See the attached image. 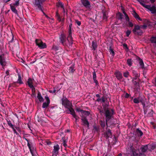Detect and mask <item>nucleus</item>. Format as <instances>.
<instances>
[{
    "label": "nucleus",
    "instance_id": "nucleus-1",
    "mask_svg": "<svg viewBox=\"0 0 156 156\" xmlns=\"http://www.w3.org/2000/svg\"><path fill=\"white\" fill-rule=\"evenodd\" d=\"M59 42L65 47H67L69 48L72 47L73 43V38L71 35V37H69V34L67 37L64 33H62L59 37Z\"/></svg>",
    "mask_w": 156,
    "mask_h": 156
},
{
    "label": "nucleus",
    "instance_id": "nucleus-2",
    "mask_svg": "<svg viewBox=\"0 0 156 156\" xmlns=\"http://www.w3.org/2000/svg\"><path fill=\"white\" fill-rule=\"evenodd\" d=\"M46 0H34L33 2V4L35 7V9L36 11L38 12L41 11L45 16L46 14L43 12L42 8H43V4Z\"/></svg>",
    "mask_w": 156,
    "mask_h": 156
},
{
    "label": "nucleus",
    "instance_id": "nucleus-3",
    "mask_svg": "<svg viewBox=\"0 0 156 156\" xmlns=\"http://www.w3.org/2000/svg\"><path fill=\"white\" fill-rule=\"evenodd\" d=\"M104 114L105 116L106 123L107 125V122L113 117L115 114L114 110L109 108H104Z\"/></svg>",
    "mask_w": 156,
    "mask_h": 156
},
{
    "label": "nucleus",
    "instance_id": "nucleus-4",
    "mask_svg": "<svg viewBox=\"0 0 156 156\" xmlns=\"http://www.w3.org/2000/svg\"><path fill=\"white\" fill-rule=\"evenodd\" d=\"M138 2L140 5L145 8L151 11L152 14L156 15V6L155 4H153L152 6L151 5H146L145 4L143 0H136Z\"/></svg>",
    "mask_w": 156,
    "mask_h": 156
},
{
    "label": "nucleus",
    "instance_id": "nucleus-5",
    "mask_svg": "<svg viewBox=\"0 0 156 156\" xmlns=\"http://www.w3.org/2000/svg\"><path fill=\"white\" fill-rule=\"evenodd\" d=\"M140 28V26L135 24L134 28L132 30L134 34L140 36L143 34V31Z\"/></svg>",
    "mask_w": 156,
    "mask_h": 156
},
{
    "label": "nucleus",
    "instance_id": "nucleus-6",
    "mask_svg": "<svg viewBox=\"0 0 156 156\" xmlns=\"http://www.w3.org/2000/svg\"><path fill=\"white\" fill-rule=\"evenodd\" d=\"M131 81L134 87V91L136 92L138 91L139 90H140V83L141 82L140 79H138V81H134V80Z\"/></svg>",
    "mask_w": 156,
    "mask_h": 156
},
{
    "label": "nucleus",
    "instance_id": "nucleus-7",
    "mask_svg": "<svg viewBox=\"0 0 156 156\" xmlns=\"http://www.w3.org/2000/svg\"><path fill=\"white\" fill-rule=\"evenodd\" d=\"M35 43L40 49H44L47 47V45L45 43H44L41 40L36 39L35 41Z\"/></svg>",
    "mask_w": 156,
    "mask_h": 156
},
{
    "label": "nucleus",
    "instance_id": "nucleus-8",
    "mask_svg": "<svg viewBox=\"0 0 156 156\" xmlns=\"http://www.w3.org/2000/svg\"><path fill=\"white\" fill-rule=\"evenodd\" d=\"M147 150H148V149L147 145H142L140 147L139 150V151L140 153L139 154L141 155L146 156L144 154V153L146 152Z\"/></svg>",
    "mask_w": 156,
    "mask_h": 156
},
{
    "label": "nucleus",
    "instance_id": "nucleus-9",
    "mask_svg": "<svg viewBox=\"0 0 156 156\" xmlns=\"http://www.w3.org/2000/svg\"><path fill=\"white\" fill-rule=\"evenodd\" d=\"M61 100L62 101V105L65 107L66 108H68L70 107L71 104L66 98H65V99L62 98Z\"/></svg>",
    "mask_w": 156,
    "mask_h": 156
},
{
    "label": "nucleus",
    "instance_id": "nucleus-10",
    "mask_svg": "<svg viewBox=\"0 0 156 156\" xmlns=\"http://www.w3.org/2000/svg\"><path fill=\"white\" fill-rule=\"evenodd\" d=\"M80 116L82 117L81 120L83 122V125L85 126H87L88 129L89 126V123L86 117L80 115Z\"/></svg>",
    "mask_w": 156,
    "mask_h": 156
},
{
    "label": "nucleus",
    "instance_id": "nucleus-11",
    "mask_svg": "<svg viewBox=\"0 0 156 156\" xmlns=\"http://www.w3.org/2000/svg\"><path fill=\"white\" fill-rule=\"evenodd\" d=\"M81 2L83 6L87 8L91 7L90 2L88 0H81Z\"/></svg>",
    "mask_w": 156,
    "mask_h": 156
},
{
    "label": "nucleus",
    "instance_id": "nucleus-12",
    "mask_svg": "<svg viewBox=\"0 0 156 156\" xmlns=\"http://www.w3.org/2000/svg\"><path fill=\"white\" fill-rule=\"evenodd\" d=\"M45 98L47 102H44L43 103L42 107L44 108H47L50 103V100L47 95L45 97Z\"/></svg>",
    "mask_w": 156,
    "mask_h": 156
},
{
    "label": "nucleus",
    "instance_id": "nucleus-13",
    "mask_svg": "<svg viewBox=\"0 0 156 156\" xmlns=\"http://www.w3.org/2000/svg\"><path fill=\"white\" fill-rule=\"evenodd\" d=\"M135 135L139 138L141 137L143 134V132L139 128H137L136 129L134 132Z\"/></svg>",
    "mask_w": 156,
    "mask_h": 156
},
{
    "label": "nucleus",
    "instance_id": "nucleus-14",
    "mask_svg": "<svg viewBox=\"0 0 156 156\" xmlns=\"http://www.w3.org/2000/svg\"><path fill=\"white\" fill-rule=\"evenodd\" d=\"M130 149L133 156H140V154L137 153V151L134 148L133 146H130Z\"/></svg>",
    "mask_w": 156,
    "mask_h": 156
},
{
    "label": "nucleus",
    "instance_id": "nucleus-15",
    "mask_svg": "<svg viewBox=\"0 0 156 156\" xmlns=\"http://www.w3.org/2000/svg\"><path fill=\"white\" fill-rule=\"evenodd\" d=\"M0 64L3 67L5 65V59L3 55H0Z\"/></svg>",
    "mask_w": 156,
    "mask_h": 156
},
{
    "label": "nucleus",
    "instance_id": "nucleus-16",
    "mask_svg": "<svg viewBox=\"0 0 156 156\" xmlns=\"http://www.w3.org/2000/svg\"><path fill=\"white\" fill-rule=\"evenodd\" d=\"M115 75L118 80H121L123 78L122 74L120 71H117L115 72Z\"/></svg>",
    "mask_w": 156,
    "mask_h": 156
},
{
    "label": "nucleus",
    "instance_id": "nucleus-17",
    "mask_svg": "<svg viewBox=\"0 0 156 156\" xmlns=\"http://www.w3.org/2000/svg\"><path fill=\"white\" fill-rule=\"evenodd\" d=\"M136 60L138 61L142 69H144V63L143 62V60L141 59L139 57H137L136 58Z\"/></svg>",
    "mask_w": 156,
    "mask_h": 156
},
{
    "label": "nucleus",
    "instance_id": "nucleus-18",
    "mask_svg": "<svg viewBox=\"0 0 156 156\" xmlns=\"http://www.w3.org/2000/svg\"><path fill=\"white\" fill-rule=\"evenodd\" d=\"M132 15L137 20H139L141 21V19L139 16V15L135 11H133L132 13Z\"/></svg>",
    "mask_w": 156,
    "mask_h": 156
},
{
    "label": "nucleus",
    "instance_id": "nucleus-19",
    "mask_svg": "<svg viewBox=\"0 0 156 156\" xmlns=\"http://www.w3.org/2000/svg\"><path fill=\"white\" fill-rule=\"evenodd\" d=\"M106 138L108 139L109 137H111L112 136V133L110 129H108L105 133Z\"/></svg>",
    "mask_w": 156,
    "mask_h": 156
},
{
    "label": "nucleus",
    "instance_id": "nucleus-20",
    "mask_svg": "<svg viewBox=\"0 0 156 156\" xmlns=\"http://www.w3.org/2000/svg\"><path fill=\"white\" fill-rule=\"evenodd\" d=\"M96 72L94 71L93 73V79L94 81V83H95L96 85H98L99 83L98 81L96 80Z\"/></svg>",
    "mask_w": 156,
    "mask_h": 156
},
{
    "label": "nucleus",
    "instance_id": "nucleus-21",
    "mask_svg": "<svg viewBox=\"0 0 156 156\" xmlns=\"http://www.w3.org/2000/svg\"><path fill=\"white\" fill-rule=\"evenodd\" d=\"M147 145L148 147V151H151L155 148V145L153 144H148Z\"/></svg>",
    "mask_w": 156,
    "mask_h": 156
},
{
    "label": "nucleus",
    "instance_id": "nucleus-22",
    "mask_svg": "<svg viewBox=\"0 0 156 156\" xmlns=\"http://www.w3.org/2000/svg\"><path fill=\"white\" fill-rule=\"evenodd\" d=\"M33 79H32L31 78H29L28 79L27 83L29 87L30 88H32V87H33L34 86L33 85Z\"/></svg>",
    "mask_w": 156,
    "mask_h": 156
},
{
    "label": "nucleus",
    "instance_id": "nucleus-23",
    "mask_svg": "<svg viewBox=\"0 0 156 156\" xmlns=\"http://www.w3.org/2000/svg\"><path fill=\"white\" fill-rule=\"evenodd\" d=\"M37 98L40 102H42L44 101V99L41 96L40 92L39 91L38 92Z\"/></svg>",
    "mask_w": 156,
    "mask_h": 156
},
{
    "label": "nucleus",
    "instance_id": "nucleus-24",
    "mask_svg": "<svg viewBox=\"0 0 156 156\" xmlns=\"http://www.w3.org/2000/svg\"><path fill=\"white\" fill-rule=\"evenodd\" d=\"M17 75L18 76V78L17 80V81L16 82L18 83H19L20 84H23V83L22 81V78L20 73H18Z\"/></svg>",
    "mask_w": 156,
    "mask_h": 156
},
{
    "label": "nucleus",
    "instance_id": "nucleus-25",
    "mask_svg": "<svg viewBox=\"0 0 156 156\" xmlns=\"http://www.w3.org/2000/svg\"><path fill=\"white\" fill-rule=\"evenodd\" d=\"M10 6L12 11L14 13L16 14L18 16V14L17 13V10L16 9L15 7L14 6L12 5V4H10Z\"/></svg>",
    "mask_w": 156,
    "mask_h": 156
},
{
    "label": "nucleus",
    "instance_id": "nucleus-26",
    "mask_svg": "<svg viewBox=\"0 0 156 156\" xmlns=\"http://www.w3.org/2000/svg\"><path fill=\"white\" fill-rule=\"evenodd\" d=\"M67 108L69 109V111L70 112V114H71L73 116H76V114L75 112L74 109L70 107L69 108Z\"/></svg>",
    "mask_w": 156,
    "mask_h": 156
},
{
    "label": "nucleus",
    "instance_id": "nucleus-27",
    "mask_svg": "<svg viewBox=\"0 0 156 156\" xmlns=\"http://www.w3.org/2000/svg\"><path fill=\"white\" fill-rule=\"evenodd\" d=\"M108 13L106 11L103 12V19L106 21L108 20Z\"/></svg>",
    "mask_w": 156,
    "mask_h": 156
},
{
    "label": "nucleus",
    "instance_id": "nucleus-28",
    "mask_svg": "<svg viewBox=\"0 0 156 156\" xmlns=\"http://www.w3.org/2000/svg\"><path fill=\"white\" fill-rule=\"evenodd\" d=\"M133 102L135 104H138L140 102H142V100L140 99V97L137 98H135L133 99Z\"/></svg>",
    "mask_w": 156,
    "mask_h": 156
},
{
    "label": "nucleus",
    "instance_id": "nucleus-29",
    "mask_svg": "<svg viewBox=\"0 0 156 156\" xmlns=\"http://www.w3.org/2000/svg\"><path fill=\"white\" fill-rule=\"evenodd\" d=\"M59 149L60 148L58 144L55 145L54 146V149L52 151V152L58 153V151Z\"/></svg>",
    "mask_w": 156,
    "mask_h": 156
},
{
    "label": "nucleus",
    "instance_id": "nucleus-30",
    "mask_svg": "<svg viewBox=\"0 0 156 156\" xmlns=\"http://www.w3.org/2000/svg\"><path fill=\"white\" fill-rule=\"evenodd\" d=\"M72 23H71L69 26V30L68 31V34H69V37H71V35H72V30H71V28L72 27Z\"/></svg>",
    "mask_w": 156,
    "mask_h": 156
},
{
    "label": "nucleus",
    "instance_id": "nucleus-31",
    "mask_svg": "<svg viewBox=\"0 0 156 156\" xmlns=\"http://www.w3.org/2000/svg\"><path fill=\"white\" fill-rule=\"evenodd\" d=\"M123 15L120 12H118L116 15L117 19L121 21L123 19Z\"/></svg>",
    "mask_w": 156,
    "mask_h": 156
},
{
    "label": "nucleus",
    "instance_id": "nucleus-32",
    "mask_svg": "<svg viewBox=\"0 0 156 156\" xmlns=\"http://www.w3.org/2000/svg\"><path fill=\"white\" fill-rule=\"evenodd\" d=\"M148 21L147 23L144 24L143 25H141L140 26V28L144 30L146 29L147 26H149L150 25V24L148 23Z\"/></svg>",
    "mask_w": 156,
    "mask_h": 156
},
{
    "label": "nucleus",
    "instance_id": "nucleus-33",
    "mask_svg": "<svg viewBox=\"0 0 156 156\" xmlns=\"http://www.w3.org/2000/svg\"><path fill=\"white\" fill-rule=\"evenodd\" d=\"M150 41L152 43H156V36H152L150 38Z\"/></svg>",
    "mask_w": 156,
    "mask_h": 156
},
{
    "label": "nucleus",
    "instance_id": "nucleus-34",
    "mask_svg": "<svg viewBox=\"0 0 156 156\" xmlns=\"http://www.w3.org/2000/svg\"><path fill=\"white\" fill-rule=\"evenodd\" d=\"M42 143L45 144H47L48 145H50L51 144V142L48 140H43L42 142Z\"/></svg>",
    "mask_w": 156,
    "mask_h": 156
},
{
    "label": "nucleus",
    "instance_id": "nucleus-35",
    "mask_svg": "<svg viewBox=\"0 0 156 156\" xmlns=\"http://www.w3.org/2000/svg\"><path fill=\"white\" fill-rule=\"evenodd\" d=\"M90 114V113L89 111L83 110L82 114H80V115H81L82 116H83V115L84 114L87 116H89Z\"/></svg>",
    "mask_w": 156,
    "mask_h": 156
},
{
    "label": "nucleus",
    "instance_id": "nucleus-36",
    "mask_svg": "<svg viewBox=\"0 0 156 156\" xmlns=\"http://www.w3.org/2000/svg\"><path fill=\"white\" fill-rule=\"evenodd\" d=\"M132 73L133 74V76H137V77H140V73H138L137 72L134 70H132Z\"/></svg>",
    "mask_w": 156,
    "mask_h": 156
},
{
    "label": "nucleus",
    "instance_id": "nucleus-37",
    "mask_svg": "<svg viewBox=\"0 0 156 156\" xmlns=\"http://www.w3.org/2000/svg\"><path fill=\"white\" fill-rule=\"evenodd\" d=\"M55 16L56 17L57 20H58V21L59 22L61 21L62 20L61 19V18L60 15H59V14L58 13V11H57L56 12Z\"/></svg>",
    "mask_w": 156,
    "mask_h": 156
},
{
    "label": "nucleus",
    "instance_id": "nucleus-38",
    "mask_svg": "<svg viewBox=\"0 0 156 156\" xmlns=\"http://www.w3.org/2000/svg\"><path fill=\"white\" fill-rule=\"evenodd\" d=\"M92 46L93 49L94 50H96L97 48V46L96 43H95L94 41H93L92 42Z\"/></svg>",
    "mask_w": 156,
    "mask_h": 156
},
{
    "label": "nucleus",
    "instance_id": "nucleus-39",
    "mask_svg": "<svg viewBox=\"0 0 156 156\" xmlns=\"http://www.w3.org/2000/svg\"><path fill=\"white\" fill-rule=\"evenodd\" d=\"M75 70L73 66H71L69 68V73H73Z\"/></svg>",
    "mask_w": 156,
    "mask_h": 156
},
{
    "label": "nucleus",
    "instance_id": "nucleus-40",
    "mask_svg": "<svg viewBox=\"0 0 156 156\" xmlns=\"http://www.w3.org/2000/svg\"><path fill=\"white\" fill-rule=\"evenodd\" d=\"M126 63L129 66H131L133 64L132 59L131 58H128L127 60Z\"/></svg>",
    "mask_w": 156,
    "mask_h": 156
},
{
    "label": "nucleus",
    "instance_id": "nucleus-41",
    "mask_svg": "<svg viewBox=\"0 0 156 156\" xmlns=\"http://www.w3.org/2000/svg\"><path fill=\"white\" fill-rule=\"evenodd\" d=\"M7 123L8 125L10 127L12 128V129H14V125L12 124L11 121L10 120H7Z\"/></svg>",
    "mask_w": 156,
    "mask_h": 156
},
{
    "label": "nucleus",
    "instance_id": "nucleus-42",
    "mask_svg": "<svg viewBox=\"0 0 156 156\" xmlns=\"http://www.w3.org/2000/svg\"><path fill=\"white\" fill-rule=\"evenodd\" d=\"M37 121L40 123L42 124L43 123V121L41 117H39V116L37 115Z\"/></svg>",
    "mask_w": 156,
    "mask_h": 156
},
{
    "label": "nucleus",
    "instance_id": "nucleus-43",
    "mask_svg": "<svg viewBox=\"0 0 156 156\" xmlns=\"http://www.w3.org/2000/svg\"><path fill=\"white\" fill-rule=\"evenodd\" d=\"M60 48V47L59 46L54 45L53 46L52 49L55 51H57Z\"/></svg>",
    "mask_w": 156,
    "mask_h": 156
},
{
    "label": "nucleus",
    "instance_id": "nucleus-44",
    "mask_svg": "<svg viewBox=\"0 0 156 156\" xmlns=\"http://www.w3.org/2000/svg\"><path fill=\"white\" fill-rule=\"evenodd\" d=\"M149 112H148V115L149 117H151L153 115V111L152 109L149 110Z\"/></svg>",
    "mask_w": 156,
    "mask_h": 156
},
{
    "label": "nucleus",
    "instance_id": "nucleus-45",
    "mask_svg": "<svg viewBox=\"0 0 156 156\" xmlns=\"http://www.w3.org/2000/svg\"><path fill=\"white\" fill-rule=\"evenodd\" d=\"M109 52H110V53L112 54V55L113 57H114L115 53L114 51H113V49L112 48L111 46H110L109 47Z\"/></svg>",
    "mask_w": 156,
    "mask_h": 156
},
{
    "label": "nucleus",
    "instance_id": "nucleus-46",
    "mask_svg": "<svg viewBox=\"0 0 156 156\" xmlns=\"http://www.w3.org/2000/svg\"><path fill=\"white\" fill-rule=\"evenodd\" d=\"M23 138L27 141V145L29 150H30L31 149V145L29 142V140L28 139H27V138H25V137H23Z\"/></svg>",
    "mask_w": 156,
    "mask_h": 156
},
{
    "label": "nucleus",
    "instance_id": "nucleus-47",
    "mask_svg": "<svg viewBox=\"0 0 156 156\" xmlns=\"http://www.w3.org/2000/svg\"><path fill=\"white\" fill-rule=\"evenodd\" d=\"M123 75L124 77L127 78L129 76V73L128 71H126L123 73Z\"/></svg>",
    "mask_w": 156,
    "mask_h": 156
},
{
    "label": "nucleus",
    "instance_id": "nucleus-48",
    "mask_svg": "<svg viewBox=\"0 0 156 156\" xmlns=\"http://www.w3.org/2000/svg\"><path fill=\"white\" fill-rule=\"evenodd\" d=\"M56 6L58 7H61L62 8H63V7H64L62 3L61 2H58L56 4Z\"/></svg>",
    "mask_w": 156,
    "mask_h": 156
},
{
    "label": "nucleus",
    "instance_id": "nucleus-49",
    "mask_svg": "<svg viewBox=\"0 0 156 156\" xmlns=\"http://www.w3.org/2000/svg\"><path fill=\"white\" fill-rule=\"evenodd\" d=\"M11 36L12 37V39L11 40H10V39H9V37L8 38V40L9 41V43H12L13 42V40L14 36H13V35L12 34Z\"/></svg>",
    "mask_w": 156,
    "mask_h": 156
},
{
    "label": "nucleus",
    "instance_id": "nucleus-50",
    "mask_svg": "<svg viewBox=\"0 0 156 156\" xmlns=\"http://www.w3.org/2000/svg\"><path fill=\"white\" fill-rule=\"evenodd\" d=\"M19 5V0H16L15 2L13 4V5L15 6H18Z\"/></svg>",
    "mask_w": 156,
    "mask_h": 156
},
{
    "label": "nucleus",
    "instance_id": "nucleus-51",
    "mask_svg": "<svg viewBox=\"0 0 156 156\" xmlns=\"http://www.w3.org/2000/svg\"><path fill=\"white\" fill-rule=\"evenodd\" d=\"M93 131L98 132L99 130V128L96 125H94L93 126Z\"/></svg>",
    "mask_w": 156,
    "mask_h": 156
},
{
    "label": "nucleus",
    "instance_id": "nucleus-52",
    "mask_svg": "<svg viewBox=\"0 0 156 156\" xmlns=\"http://www.w3.org/2000/svg\"><path fill=\"white\" fill-rule=\"evenodd\" d=\"M75 110L76 112H80L81 113L80 114H82L83 111V110L80 109V108H76L75 109Z\"/></svg>",
    "mask_w": 156,
    "mask_h": 156
},
{
    "label": "nucleus",
    "instance_id": "nucleus-53",
    "mask_svg": "<svg viewBox=\"0 0 156 156\" xmlns=\"http://www.w3.org/2000/svg\"><path fill=\"white\" fill-rule=\"evenodd\" d=\"M139 77H137V76H134V77L131 78L132 79V80H134V81H135H135H138V79H140L139 78Z\"/></svg>",
    "mask_w": 156,
    "mask_h": 156
},
{
    "label": "nucleus",
    "instance_id": "nucleus-54",
    "mask_svg": "<svg viewBox=\"0 0 156 156\" xmlns=\"http://www.w3.org/2000/svg\"><path fill=\"white\" fill-rule=\"evenodd\" d=\"M31 88V90L32 92V94L33 95H35V88L33 86V87H32V88Z\"/></svg>",
    "mask_w": 156,
    "mask_h": 156
},
{
    "label": "nucleus",
    "instance_id": "nucleus-55",
    "mask_svg": "<svg viewBox=\"0 0 156 156\" xmlns=\"http://www.w3.org/2000/svg\"><path fill=\"white\" fill-rule=\"evenodd\" d=\"M101 126L102 127L104 128L105 126V122L101 121Z\"/></svg>",
    "mask_w": 156,
    "mask_h": 156
},
{
    "label": "nucleus",
    "instance_id": "nucleus-56",
    "mask_svg": "<svg viewBox=\"0 0 156 156\" xmlns=\"http://www.w3.org/2000/svg\"><path fill=\"white\" fill-rule=\"evenodd\" d=\"M128 26L129 27H132L133 26V24L131 21L128 22Z\"/></svg>",
    "mask_w": 156,
    "mask_h": 156
},
{
    "label": "nucleus",
    "instance_id": "nucleus-57",
    "mask_svg": "<svg viewBox=\"0 0 156 156\" xmlns=\"http://www.w3.org/2000/svg\"><path fill=\"white\" fill-rule=\"evenodd\" d=\"M131 33V31L129 30H127L126 32V36L128 37Z\"/></svg>",
    "mask_w": 156,
    "mask_h": 156
},
{
    "label": "nucleus",
    "instance_id": "nucleus-58",
    "mask_svg": "<svg viewBox=\"0 0 156 156\" xmlns=\"http://www.w3.org/2000/svg\"><path fill=\"white\" fill-rule=\"evenodd\" d=\"M18 83L16 82H14L13 83H12V87H18V85H17V84Z\"/></svg>",
    "mask_w": 156,
    "mask_h": 156
},
{
    "label": "nucleus",
    "instance_id": "nucleus-59",
    "mask_svg": "<svg viewBox=\"0 0 156 156\" xmlns=\"http://www.w3.org/2000/svg\"><path fill=\"white\" fill-rule=\"evenodd\" d=\"M130 97V95L127 93H126L124 96V97L126 98H128Z\"/></svg>",
    "mask_w": 156,
    "mask_h": 156
},
{
    "label": "nucleus",
    "instance_id": "nucleus-60",
    "mask_svg": "<svg viewBox=\"0 0 156 156\" xmlns=\"http://www.w3.org/2000/svg\"><path fill=\"white\" fill-rule=\"evenodd\" d=\"M75 23L79 26H80L81 24V22L77 20H75Z\"/></svg>",
    "mask_w": 156,
    "mask_h": 156
},
{
    "label": "nucleus",
    "instance_id": "nucleus-61",
    "mask_svg": "<svg viewBox=\"0 0 156 156\" xmlns=\"http://www.w3.org/2000/svg\"><path fill=\"white\" fill-rule=\"evenodd\" d=\"M56 90L55 89V88H54L52 90H49V92L50 93H55Z\"/></svg>",
    "mask_w": 156,
    "mask_h": 156
},
{
    "label": "nucleus",
    "instance_id": "nucleus-62",
    "mask_svg": "<svg viewBox=\"0 0 156 156\" xmlns=\"http://www.w3.org/2000/svg\"><path fill=\"white\" fill-rule=\"evenodd\" d=\"M13 129V132H14V133H15L18 136H20V135L16 132V130L14 128V129Z\"/></svg>",
    "mask_w": 156,
    "mask_h": 156
},
{
    "label": "nucleus",
    "instance_id": "nucleus-63",
    "mask_svg": "<svg viewBox=\"0 0 156 156\" xmlns=\"http://www.w3.org/2000/svg\"><path fill=\"white\" fill-rule=\"evenodd\" d=\"M143 110L144 114H146L147 112L148 111L147 108H145Z\"/></svg>",
    "mask_w": 156,
    "mask_h": 156
},
{
    "label": "nucleus",
    "instance_id": "nucleus-64",
    "mask_svg": "<svg viewBox=\"0 0 156 156\" xmlns=\"http://www.w3.org/2000/svg\"><path fill=\"white\" fill-rule=\"evenodd\" d=\"M58 153L56 152H52V156H57Z\"/></svg>",
    "mask_w": 156,
    "mask_h": 156
}]
</instances>
